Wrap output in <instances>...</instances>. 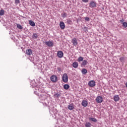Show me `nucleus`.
<instances>
[{
    "label": "nucleus",
    "instance_id": "nucleus-1",
    "mask_svg": "<svg viewBox=\"0 0 127 127\" xmlns=\"http://www.w3.org/2000/svg\"><path fill=\"white\" fill-rule=\"evenodd\" d=\"M62 79L64 83H68V74L67 73H64L63 75Z\"/></svg>",
    "mask_w": 127,
    "mask_h": 127
},
{
    "label": "nucleus",
    "instance_id": "nucleus-2",
    "mask_svg": "<svg viewBox=\"0 0 127 127\" xmlns=\"http://www.w3.org/2000/svg\"><path fill=\"white\" fill-rule=\"evenodd\" d=\"M51 80L53 83H56L58 81V78L56 75H53L51 76Z\"/></svg>",
    "mask_w": 127,
    "mask_h": 127
},
{
    "label": "nucleus",
    "instance_id": "nucleus-3",
    "mask_svg": "<svg viewBox=\"0 0 127 127\" xmlns=\"http://www.w3.org/2000/svg\"><path fill=\"white\" fill-rule=\"evenodd\" d=\"M97 3L95 2V1L92 0L89 3V7L93 8V7H96Z\"/></svg>",
    "mask_w": 127,
    "mask_h": 127
},
{
    "label": "nucleus",
    "instance_id": "nucleus-4",
    "mask_svg": "<svg viewBox=\"0 0 127 127\" xmlns=\"http://www.w3.org/2000/svg\"><path fill=\"white\" fill-rule=\"evenodd\" d=\"M45 44L49 47H53V46H54V43L53 42L50 41L46 42Z\"/></svg>",
    "mask_w": 127,
    "mask_h": 127
},
{
    "label": "nucleus",
    "instance_id": "nucleus-5",
    "mask_svg": "<svg viewBox=\"0 0 127 127\" xmlns=\"http://www.w3.org/2000/svg\"><path fill=\"white\" fill-rule=\"evenodd\" d=\"M96 101L97 103L101 104V103H103V97L101 96H98L96 99Z\"/></svg>",
    "mask_w": 127,
    "mask_h": 127
},
{
    "label": "nucleus",
    "instance_id": "nucleus-6",
    "mask_svg": "<svg viewBox=\"0 0 127 127\" xmlns=\"http://www.w3.org/2000/svg\"><path fill=\"white\" fill-rule=\"evenodd\" d=\"M88 86L91 88H93V87L96 86V82L94 80H91L88 82Z\"/></svg>",
    "mask_w": 127,
    "mask_h": 127
},
{
    "label": "nucleus",
    "instance_id": "nucleus-7",
    "mask_svg": "<svg viewBox=\"0 0 127 127\" xmlns=\"http://www.w3.org/2000/svg\"><path fill=\"white\" fill-rule=\"evenodd\" d=\"M64 55V54L63 53V52L61 51H59L58 52L57 56L59 58H62Z\"/></svg>",
    "mask_w": 127,
    "mask_h": 127
},
{
    "label": "nucleus",
    "instance_id": "nucleus-8",
    "mask_svg": "<svg viewBox=\"0 0 127 127\" xmlns=\"http://www.w3.org/2000/svg\"><path fill=\"white\" fill-rule=\"evenodd\" d=\"M72 43L74 46H76L78 44V41L76 38H74L72 39Z\"/></svg>",
    "mask_w": 127,
    "mask_h": 127
},
{
    "label": "nucleus",
    "instance_id": "nucleus-9",
    "mask_svg": "<svg viewBox=\"0 0 127 127\" xmlns=\"http://www.w3.org/2000/svg\"><path fill=\"white\" fill-rule=\"evenodd\" d=\"M26 54L28 56H30L32 54V50L31 49H29L26 50Z\"/></svg>",
    "mask_w": 127,
    "mask_h": 127
},
{
    "label": "nucleus",
    "instance_id": "nucleus-10",
    "mask_svg": "<svg viewBox=\"0 0 127 127\" xmlns=\"http://www.w3.org/2000/svg\"><path fill=\"white\" fill-rule=\"evenodd\" d=\"M81 105L83 107H87L88 106V101H87V99L83 100Z\"/></svg>",
    "mask_w": 127,
    "mask_h": 127
},
{
    "label": "nucleus",
    "instance_id": "nucleus-11",
    "mask_svg": "<svg viewBox=\"0 0 127 127\" xmlns=\"http://www.w3.org/2000/svg\"><path fill=\"white\" fill-rule=\"evenodd\" d=\"M60 26L61 27V29H65V23L64 22L62 21L60 22Z\"/></svg>",
    "mask_w": 127,
    "mask_h": 127
},
{
    "label": "nucleus",
    "instance_id": "nucleus-12",
    "mask_svg": "<svg viewBox=\"0 0 127 127\" xmlns=\"http://www.w3.org/2000/svg\"><path fill=\"white\" fill-rule=\"evenodd\" d=\"M114 100L115 102H118V101H120V97H119V95H115L114 97Z\"/></svg>",
    "mask_w": 127,
    "mask_h": 127
},
{
    "label": "nucleus",
    "instance_id": "nucleus-13",
    "mask_svg": "<svg viewBox=\"0 0 127 127\" xmlns=\"http://www.w3.org/2000/svg\"><path fill=\"white\" fill-rule=\"evenodd\" d=\"M79 66L78 62H75L72 64V66L73 68H77Z\"/></svg>",
    "mask_w": 127,
    "mask_h": 127
},
{
    "label": "nucleus",
    "instance_id": "nucleus-14",
    "mask_svg": "<svg viewBox=\"0 0 127 127\" xmlns=\"http://www.w3.org/2000/svg\"><path fill=\"white\" fill-rule=\"evenodd\" d=\"M89 121H91V122H93L94 123H97L98 120L95 118H89Z\"/></svg>",
    "mask_w": 127,
    "mask_h": 127
},
{
    "label": "nucleus",
    "instance_id": "nucleus-15",
    "mask_svg": "<svg viewBox=\"0 0 127 127\" xmlns=\"http://www.w3.org/2000/svg\"><path fill=\"white\" fill-rule=\"evenodd\" d=\"M87 64H88V61H87V60H84L82 61L81 65H82V66H86V65H87Z\"/></svg>",
    "mask_w": 127,
    "mask_h": 127
},
{
    "label": "nucleus",
    "instance_id": "nucleus-16",
    "mask_svg": "<svg viewBox=\"0 0 127 127\" xmlns=\"http://www.w3.org/2000/svg\"><path fill=\"white\" fill-rule=\"evenodd\" d=\"M84 126L85 127H91L92 124L90 122H86Z\"/></svg>",
    "mask_w": 127,
    "mask_h": 127
},
{
    "label": "nucleus",
    "instance_id": "nucleus-17",
    "mask_svg": "<svg viewBox=\"0 0 127 127\" xmlns=\"http://www.w3.org/2000/svg\"><path fill=\"white\" fill-rule=\"evenodd\" d=\"M29 23L31 26H35V23H34L32 20H29Z\"/></svg>",
    "mask_w": 127,
    "mask_h": 127
},
{
    "label": "nucleus",
    "instance_id": "nucleus-18",
    "mask_svg": "<svg viewBox=\"0 0 127 127\" xmlns=\"http://www.w3.org/2000/svg\"><path fill=\"white\" fill-rule=\"evenodd\" d=\"M69 88H70V85L68 84H64V90H68Z\"/></svg>",
    "mask_w": 127,
    "mask_h": 127
},
{
    "label": "nucleus",
    "instance_id": "nucleus-19",
    "mask_svg": "<svg viewBox=\"0 0 127 127\" xmlns=\"http://www.w3.org/2000/svg\"><path fill=\"white\" fill-rule=\"evenodd\" d=\"M84 60V58L82 57H79L77 59L78 62H82Z\"/></svg>",
    "mask_w": 127,
    "mask_h": 127
},
{
    "label": "nucleus",
    "instance_id": "nucleus-20",
    "mask_svg": "<svg viewBox=\"0 0 127 127\" xmlns=\"http://www.w3.org/2000/svg\"><path fill=\"white\" fill-rule=\"evenodd\" d=\"M68 110H74L75 109V108L72 105H69L68 106Z\"/></svg>",
    "mask_w": 127,
    "mask_h": 127
},
{
    "label": "nucleus",
    "instance_id": "nucleus-21",
    "mask_svg": "<svg viewBox=\"0 0 127 127\" xmlns=\"http://www.w3.org/2000/svg\"><path fill=\"white\" fill-rule=\"evenodd\" d=\"M82 74H83V75H85V74H87V69H86L85 68H83L82 69V71H81Z\"/></svg>",
    "mask_w": 127,
    "mask_h": 127
},
{
    "label": "nucleus",
    "instance_id": "nucleus-22",
    "mask_svg": "<svg viewBox=\"0 0 127 127\" xmlns=\"http://www.w3.org/2000/svg\"><path fill=\"white\" fill-rule=\"evenodd\" d=\"M17 27L19 29H23V27H22V26L19 24H17Z\"/></svg>",
    "mask_w": 127,
    "mask_h": 127
},
{
    "label": "nucleus",
    "instance_id": "nucleus-23",
    "mask_svg": "<svg viewBox=\"0 0 127 127\" xmlns=\"http://www.w3.org/2000/svg\"><path fill=\"white\" fill-rule=\"evenodd\" d=\"M32 37L33 38H34V39H37V38L38 37V36H37V34H33Z\"/></svg>",
    "mask_w": 127,
    "mask_h": 127
},
{
    "label": "nucleus",
    "instance_id": "nucleus-24",
    "mask_svg": "<svg viewBox=\"0 0 127 127\" xmlns=\"http://www.w3.org/2000/svg\"><path fill=\"white\" fill-rule=\"evenodd\" d=\"M54 97H55V98H60V97H61V95L59 93H56L54 94Z\"/></svg>",
    "mask_w": 127,
    "mask_h": 127
},
{
    "label": "nucleus",
    "instance_id": "nucleus-25",
    "mask_svg": "<svg viewBox=\"0 0 127 127\" xmlns=\"http://www.w3.org/2000/svg\"><path fill=\"white\" fill-rule=\"evenodd\" d=\"M4 14V10H0V15H3Z\"/></svg>",
    "mask_w": 127,
    "mask_h": 127
},
{
    "label": "nucleus",
    "instance_id": "nucleus-26",
    "mask_svg": "<svg viewBox=\"0 0 127 127\" xmlns=\"http://www.w3.org/2000/svg\"><path fill=\"white\" fill-rule=\"evenodd\" d=\"M62 17H66L67 16V13L64 12V13L62 14Z\"/></svg>",
    "mask_w": 127,
    "mask_h": 127
},
{
    "label": "nucleus",
    "instance_id": "nucleus-27",
    "mask_svg": "<svg viewBox=\"0 0 127 127\" xmlns=\"http://www.w3.org/2000/svg\"><path fill=\"white\" fill-rule=\"evenodd\" d=\"M120 61H121V62H123V61H125V58L123 57L120 58Z\"/></svg>",
    "mask_w": 127,
    "mask_h": 127
},
{
    "label": "nucleus",
    "instance_id": "nucleus-28",
    "mask_svg": "<svg viewBox=\"0 0 127 127\" xmlns=\"http://www.w3.org/2000/svg\"><path fill=\"white\" fill-rule=\"evenodd\" d=\"M123 25L126 28L127 27V23L126 22H123Z\"/></svg>",
    "mask_w": 127,
    "mask_h": 127
},
{
    "label": "nucleus",
    "instance_id": "nucleus-29",
    "mask_svg": "<svg viewBox=\"0 0 127 127\" xmlns=\"http://www.w3.org/2000/svg\"><path fill=\"white\" fill-rule=\"evenodd\" d=\"M20 2V1L19 0H15V3L18 4Z\"/></svg>",
    "mask_w": 127,
    "mask_h": 127
},
{
    "label": "nucleus",
    "instance_id": "nucleus-30",
    "mask_svg": "<svg viewBox=\"0 0 127 127\" xmlns=\"http://www.w3.org/2000/svg\"><path fill=\"white\" fill-rule=\"evenodd\" d=\"M85 20H86V21H89V20H90V18H89L88 17H85Z\"/></svg>",
    "mask_w": 127,
    "mask_h": 127
},
{
    "label": "nucleus",
    "instance_id": "nucleus-31",
    "mask_svg": "<svg viewBox=\"0 0 127 127\" xmlns=\"http://www.w3.org/2000/svg\"><path fill=\"white\" fill-rule=\"evenodd\" d=\"M67 23H68L69 24H70V23H71V22H72V20H70V19L67 20Z\"/></svg>",
    "mask_w": 127,
    "mask_h": 127
},
{
    "label": "nucleus",
    "instance_id": "nucleus-32",
    "mask_svg": "<svg viewBox=\"0 0 127 127\" xmlns=\"http://www.w3.org/2000/svg\"><path fill=\"white\" fill-rule=\"evenodd\" d=\"M82 1H83V2H88L89 0H82Z\"/></svg>",
    "mask_w": 127,
    "mask_h": 127
},
{
    "label": "nucleus",
    "instance_id": "nucleus-33",
    "mask_svg": "<svg viewBox=\"0 0 127 127\" xmlns=\"http://www.w3.org/2000/svg\"><path fill=\"white\" fill-rule=\"evenodd\" d=\"M124 21H125V20H124V19H122V20H120L121 22H124Z\"/></svg>",
    "mask_w": 127,
    "mask_h": 127
},
{
    "label": "nucleus",
    "instance_id": "nucleus-34",
    "mask_svg": "<svg viewBox=\"0 0 127 127\" xmlns=\"http://www.w3.org/2000/svg\"><path fill=\"white\" fill-rule=\"evenodd\" d=\"M58 70H59V71H61V69H60V68H58Z\"/></svg>",
    "mask_w": 127,
    "mask_h": 127
}]
</instances>
